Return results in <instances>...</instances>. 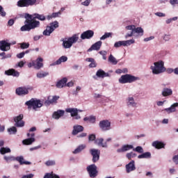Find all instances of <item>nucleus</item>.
Listing matches in <instances>:
<instances>
[{"label": "nucleus", "mask_w": 178, "mask_h": 178, "mask_svg": "<svg viewBox=\"0 0 178 178\" xmlns=\"http://www.w3.org/2000/svg\"><path fill=\"white\" fill-rule=\"evenodd\" d=\"M24 17L26 20L24 21V25L20 28L21 31H31L34 29H38V27H40V21H37V19L40 22H44L47 19L45 15L38 13L33 15L26 13Z\"/></svg>", "instance_id": "nucleus-1"}, {"label": "nucleus", "mask_w": 178, "mask_h": 178, "mask_svg": "<svg viewBox=\"0 0 178 178\" xmlns=\"http://www.w3.org/2000/svg\"><path fill=\"white\" fill-rule=\"evenodd\" d=\"M154 66H152L151 69L152 70L153 74H159L166 72V68L164 66V63L162 60L155 62L154 63Z\"/></svg>", "instance_id": "nucleus-2"}, {"label": "nucleus", "mask_w": 178, "mask_h": 178, "mask_svg": "<svg viewBox=\"0 0 178 178\" xmlns=\"http://www.w3.org/2000/svg\"><path fill=\"white\" fill-rule=\"evenodd\" d=\"M79 41V35L74 34L72 37H70L67 40H63V47L65 49L72 48L74 44H76Z\"/></svg>", "instance_id": "nucleus-3"}, {"label": "nucleus", "mask_w": 178, "mask_h": 178, "mask_svg": "<svg viewBox=\"0 0 178 178\" xmlns=\"http://www.w3.org/2000/svg\"><path fill=\"white\" fill-rule=\"evenodd\" d=\"M25 105L28 106V109H31V108H33V109L35 111L36 109H38V108H41V106H42V103L40 99L32 98L27 101L25 103Z\"/></svg>", "instance_id": "nucleus-4"}, {"label": "nucleus", "mask_w": 178, "mask_h": 178, "mask_svg": "<svg viewBox=\"0 0 178 178\" xmlns=\"http://www.w3.org/2000/svg\"><path fill=\"white\" fill-rule=\"evenodd\" d=\"M137 80H140V79L131 74H127L121 76L119 79V83L121 84H126L127 83H134V81H137Z\"/></svg>", "instance_id": "nucleus-5"}, {"label": "nucleus", "mask_w": 178, "mask_h": 178, "mask_svg": "<svg viewBox=\"0 0 178 178\" xmlns=\"http://www.w3.org/2000/svg\"><path fill=\"white\" fill-rule=\"evenodd\" d=\"M3 159L6 162H12L13 161H17L20 163V165H31V162L30 161H24V158L23 156H17L16 158L13 156H4Z\"/></svg>", "instance_id": "nucleus-6"}, {"label": "nucleus", "mask_w": 178, "mask_h": 178, "mask_svg": "<svg viewBox=\"0 0 178 178\" xmlns=\"http://www.w3.org/2000/svg\"><path fill=\"white\" fill-rule=\"evenodd\" d=\"M58 27H59V23L57 21L50 23V26H47L43 31V35H51Z\"/></svg>", "instance_id": "nucleus-7"}, {"label": "nucleus", "mask_w": 178, "mask_h": 178, "mask_svg": "<svg viewBox=\"0 0 178 178\" xmlns=\"http://www.w3.org/2000/svg\"><path fill=\"white\" fill-rule=\"evenodd\" d=\"M37 0H19L17 2L18 8H28V6H33L35 5Z\"/></svg>", "instance_id": "nucleus-8"}, {"label": "nucleus", "mask_w": 178, "mask_h": 178, "mask_svg": "<svg viewBox=\"0 0 178 178\" xmlns=\"http://www.w3.org/2000/svg\"><path fill=\"white\" fill-rule=\"evenodd\" d=\"M95 164H91L86 168V170L90 178H95L98 176V170Z\"/></svg>", "instance_id": "nucleus-9"}, {"label": "nucleus", "mask_w": 178, "mask_h": 178, "mask_svg": "<svg viewBox=\"0 0 178 178\" xmlns=\"http://www.w3.org/2000/svg\"><path fill=\"white\" fill-rule=\"evenodd\" d=\"M126 30H133L134 34H138V35H144V30L141 27L136 28L134 25H129L126 26Z\"/></svg>", "instance_id": "nucleus-10"}, {"label": "nucleus", "mask_w": 178, "mask_h": 178, "mask_svg": "<svg viewBox=\"0 0 178 178\" xmlns=\"http://www.w3.org/2000/svg\"><path fill=\"white\" fill-rule=\"evenodd\" d=\"M99 126L103 131H108V130H111V122L108 120L100 121Z\"/></svg>", "instance_id": "nucleus-11"}, {"label": "nucleus", "mask_w": 178, "mask_h": 178, "mask_svg": "<svg viewBox=\"0 0 178 178\" xmlns=\"http://www.w3.org/2000/svg\"><path fill=\"white\" fill-rule=\"evenodd\" d=\"M90 152L92 156V162L95 163L99 161V155H101V151L97 149H92L90 150Z\"/></svg>", "instance_id": "nucleus-12"}, {"label": "nucleus", "mask_w": 178, "mask_h": 178, "mask_svg": "<svg viewBox=\"0 0 178 178\" xmlns=\"http://www.w3.org/2000/svg\"><path fill=\"white\" fill-rule=\"evenodd\" d=\"M94 37V31L92 30H88L84 31L81 35V40H90V38H92Z\"/></svg>", "instance_id": "nucleus-13"}, {"label": "nucleus", "mask_w": 178, "mask_h": 178, "mask_svg": "<svg viewBox=\"0 0 178 178\" xmlns=\"http://www.w3.org/2000/svg\"><path fill=\"white\" fill-rule=\"evenodd\" d=\"M102 47V42L101 40L93 44L88 49V52H91V51H99Z\"/></svg>", "instance_id": "nucleus-14"}, {"label": "nucleus", "mask_w": 178, "mask_h": 178, "mask_svg": "<svg viewBox=\"0 0 178 178\" xmlns=\"http://www.w3.org/2000/svg\"><path fill=\"white\" fill-rule=\"evenodd\" d=\"M29 90H30V88L19 87L15 90V92L17 95H27V94H29Z\"/></svg>", "instance_id": "nucleus-15"}, {"label": "nucleus", "mask_w": 178, "mask_h": 178, "mask_svg": "<svg viewBox=\"0 0 178 178\" xmlns=\"http://www.w3.org/2000/svg\"><path fill=\"white\" fill-rule=\"evenodd\" d=\"M0 49L3 51H9L10 49V43L5 40L0 41Z\"/></svg>", "instance_id": "nucleus-16"}, {"label": "nucleus", "mask_w": 178, "mask_h": 178, "mask_svg": "<svg viewBox=\"0 0 178 178\" xmlns=\"http://www.w3.org/2000/svg\"><path fill=\"white\" fill-rule=\"evenodd\" d=\"M81 131H84V127L81 125H74L73 127V130H72V136H77L79 133H81Z\"/></svg>", "instance_id": "nucleus-17"}, {"label": "nucleus", "mask_w": 178, "mask_h": 178, "mask_svg": "<svg viewBox=\"0 0 178 178\" xmlns=\"http://www.w3.org/2000/svg\"><path fill=\"white\" fill-rule=\"evenodd\" d=\"M59 99V96H49L47 100L44 102V105H51V104H56V101Z\"/></svg>", "instance_id": "nucleus-18"}, {"label": "nucleus", "mask_w": 178, "mask_h": 178, "mask_svg": "<svg viewBox=\"0 0 178 178\" xmlns=\"http://www.w3.org/2000/svg\"><path fill=\"white\" fill-rule=\"evenodd\" d=\"M95 144L98 145L99 147H102V148H108V144L106 142L104 143V138H97L95 140Z\"/></svg>", "instance_id": "nucleus-19"}, {"label": "nucleus", "mask_w": 178, "mask_h": 178, "mask_svg": "<svg viewBox=\"0 0 178 178\" xmlns=\"http://www.w3.org/2000/svg\"><path fill=\"white\" fill-rule=\"evenodd\" d=\"M134 147L133 145H124L121 148L117 149V152L119 154L122 152H127V151H130V149H133Z\"/></svg>", "instance_id": "nucleus-20"}, {"label": "nucleus", "mask_w": 178, "mask_h": 178, "mask_svg": "<svg viewBox=\"0 0 178 178\" xmlns=\"http://www.w3.org/2000/svg\"><path fill=\"white\" fill-rule=\"evenodd\" d=\"M43 60L42 58H37L36 63L35 62H33V66H34L35 69H37V70H40L41 67H44V64L42 63Z\"/></svg>", "instance_id": "nucleus-21"}, {"label": "nucleus", "mask_w": 178, "mask_h": 178, "mask_svg": "<svg viewBox=\"0 0 178 178\" xmlns=\"http://www.w3.org/2000/svg\"><path fill=\"white\" fill-rule=\"evenodd\" d=\"M126 170L127 173H130V172L136 170V165H134V161H131L129 163L126 165Z\"/></svg>", "instance_id": "nucleus-22"}, {"label": "nucleus", "mask_w": 178, "mask_h": 178, "mask_svg": "<svg viewBox=\"0 0 178 178\" xmlns=\"http://www.w3.org/2000/svg\"><path fill=\"white\" fill-rule=\"evenodd\" d=\"M65 115V111L63 110H58L57 111H54L52 118L53 119L58 120L60 118H62Z\"/></svg>", "instance_id": "nucleus-23"}, {"label": "nucleus", "mask_w": 178, "mask_h": 178, "mask_svg": "<svg viewBox=\"0 0 178 178\" xmlns=\"http://www.w3.org/2000/svg\"><path fill=\"white\" fill-rule=\"evenodd\" d=\"M152 147H154L156 149H161V148H165V143L159 140L154 141L152 144Z\"/></svg>", "instance_id": "nucleus-24"}, {"label": "nucleus", "mask_w": 178, "mask_h": 178, "mask_svg": "<svg viewBox=\"0 0 178 178\" xmlns=\"http://www.w3.org/2000/svg\"><path fill=\"white\" fill-rule=\"evenodd\" d=\"M96 76L100 79H104L105 77H109V73L105 72V71L100 69L96 72Z\"/></svg>", "instance_id": "nucleus-25"}, {"label": "nucleus", "mask_w": 178, "mask_h": 178, "mask_svg": "<svg viewBox=\"0 0 178 178\" xmlns=\"http://www.w3.org/2000/svg\"><path fill=\"white\" fill-rule=\"evenodd\" d=\"M66 83H67V78H63L61 80L57 82V88H63V87H66Z\"/></svg>", "instance_id": "nucleus-26"}, {"label": "nucleus", "mask_w": 178, "mask_h": 178, "mask_svg": "<svg viewBox=\"0 0 178 178\" xmlns=\"http://www.w3.org/2000/svg\"><path fill=\"white\" fill-rule=\"evenodd\" d=\"M5 73L7 76H13L14 77H19L20 76V73L13 69L6 70Z\"/></svg>", "instance_id": "nucleus-27"}, {"label": "nucleus", "mask_w": 178, "mask_h": 178, "mask_svg": "<svg viewBox=\"0 0 178 178\" xmlns=\"http://www.w3.org/2000/svg\"><path fill=\"white\" fill-rule=\"evenodd\" d=\"M65 112L67 113H71L72 118H74V116H77L79 115V110L74 108H69L65 109Z\"/></svg>", "instance_id": "nucleus-28"}, {"label": "nucleus", "mask_w": 178, "mask_h": 178, "mask_svg": "<svg viewBox=\"0 0 178 178\" xmlns=\"http://www.w3.org/2000/svg\"><path fill=\"white\" fill-rule=\"evenodd\" d=\"M173 94V90L170 88H165L163 89L162 95L163 97H169Z\"/></svg>", "instance_id": "nucleus-29"}, {"label": "nucleus", "mask_w": 178, "mask_h": 178, "mask_svg": "<svg viewBox=\"0 0 178 178\" xmlns=\"http://www.w3.org/2000/svg\"><path fill=\"white\" fill-rule=\"evenodd\" d=\"M178 106V103H174L170 108H165V112L168 113H172V112H176V108Z\"/></svg>", "instance_id": "nucleus-30"}, {"label": "nucleus", "mask_w": 178, "mask_h": 178, "mask_svg": "<svg viewBox=\"0 0 178 178\" xmlns=\"http://www.w3.org/2000/svg\"><path fill=\"white\" fill-rule=\"evenodd\" d=\"M138 159H148L151 158V152H147L138 156Z\"/></svg>", "instance_id": "nucleus-31"}, {"label": "nucleus", "mask_w": 178, "mask_h": 178, "mask_svg": "<svg viewBox=\"0 0 178 178\" xmlns=\"http://www.w3.org/2000/svg\"><path fill=\"white\" fill-rule=\"evenodd\" d=\"M34 141H35V138H29L27 139L24 140L22 141V143L24 144V145H31V144H33V143H34Z\"/></svg>", "instance_id": "nucleus-32"}, {"label": "nucleus", "mask_w": 178, "mask_h": 178, "mask_svg": "<svg viewBox=\"0 0 178 178\" xmlns=\"http://www.w3.org/2000/svg\"><path fill=\"white\" fill-rule=\"evenodd\" d=\"M84 122H88V123H95L96 118L94 115H90L89 117H85L83 118Z\"/></svg>", "instance_id": "nucleus-33"}, {"label": "nucleus", "mask_w": 178, "mask_h": 178, "mask_svg": "<svg viewBox=\"0 0 178 178\" xmlns=\"http://www.w3.org/2000/svg\"><path fill=\"white\" fill-rule=\"evenodd\" d=\"M47 76H49V72H38L36 74V76L38 79H44V77H47Z\"/></svg>", "instance_id": "nucleus-34"}, {"label": "nucleus", "mask_w": 178, "mask_h": 178, "mask_svg": "<svg viewBox=\"0 0 178 178\" xmlns=\"http://www.w3.org/2000/svg\"><path fill=\"white\" fill-rule=\"evenodd\" d=\"M127 106H137V103L134 102V97H129Z\"/></svg>", "instance_id": "nucleus-35"}, {"label": "nucleus", "mask_w": 178, "mask_h": 178, "mask_svg": "<svg viewBox=\"0 0 178 178\" xmlns=\"http://www.w3.org/2000/svg\"><path fill=\"white\" fill-rule=\"evenodd\" d=\"M67 60V57L65 56H62L55 63V65H60L62 62H66Z\"/></svg>", "instance_id": "nucleus-36"}, {"label": "nucleus", "mask_w": 178, "mask_h": 178, "mask_svg": "<svg viewBox=\"0 0 178 178\" xmlns=\"http://www.w3.org/2000/svg\"><path fill=\"white\" fill-rule=\"evenodd\" d=\"M10 152V148L9 147H1L0 149V154H1V155H5V154H9V152Z\"/></svg>", "instance_id": "nucleus-37"}, {"label": "nucleus", "mask_w": 178, "mask_h": 178, "mask_svg": "<svg viewBox=\"0 0 178 178\" xmlns=\"http://www.w3.org/2000/svg\"><path fill=\"white\" fill-rule=\"evenodd\" d=\"M108 62H111L112 65H118V60H116V58L112 54H111L108 57Z\"/></svg>", "instance_id": "nucleus-38"}, {"label": "nucleus", "mask_w": 178, "mask_h": 178, "mask_svg": "<svg viewBox=\"0 0 178 178\" xmlns=\"http://www.w3.org/2000/svg\"><path fill=\"white\" fill-rule=\"evenodd\" d=\"M133 151L138 152V154L144 153V149H143V147L141 146H137L136 148H133Z\"/></svg>", "instance_id": "nucleus-39"}, {"label": "nucleus", "mask_w": 178, "mask_h": 178, "mask_svg": "<svg viewBox=\"0 0 178 178\" xmlns=\"http://www.w3.org/2000/svg\"><path fill=\"white\" fill-rule=\"evenodd\" d=\"M136 156H137V154L133 153V152L126 154V157L129 159V161H131V158H136Z\"/></svg>", "instance_id": "nucleus-40"}, {"label": "nucleus", "mask_w": 178, "mask_h": 178, "mask_svg": "<svg viewBox=\"0 0 178 178\" xmlns=\"http://www.w3.org/2000/svg\"><path fill=\"white\" fill-rule=\"evenodd\" d=\"M8 132L9 133V134H16V133H17V129L16 128V127L8 128Z\"/></svg>", "instance_id": "nucleus-41"}, {"label": "nucleus", "mask_w": 178, "mask_h": 178, "mask_svg": "<svg viewBox=\"0 0 178 178\" xmlns=\"http://www.w3.org/2000/svg\"><path fill=\"white\" fill-rule=\"evenodd\" d=\"M114 47H115V48H120V47H125L124 40L116 42L114 44Z\"/></svg>", "instance_id": "nucleus-42"}, {"label": "nucleus", "mask_w": 178, "mask_h": 178, "mask_svg": "<svg viewBox=\"0 0 178 178\" xmlns=\"http://www.w3.org/2000/svg\"><path fill=\"white\" fill-rule=\"evenodd\" d=\"M86 148V146L84 145H80L79 146L74 152V154H79V152H81V151H83V149H84Z\"/></svg>", "instance_id": "nucleus-43"}, {"label": "nucleus", "mask_w": 178, "mask_h": 178, "mask_svg": "<svg viewBox=\"0 0 178 178\" xmlns=\"http://www.w3.org/2000/svg\"><path fill=\"white\" fill-rule=\"evenodd\" d=\"M59 15H61L60 11L58 13H53L52 15L47 16V19L48 20H50V19H52L53 17H58Z\"/></svg>", "instance_id": "nucleus-44"}, {"label": "nucleus", "mask_w": 178, "mask_h": 178, "mask_svg": "<svg viewBox=\"0 0 178 178\" xmlns=\"http://www.w3.org/2000/svg\"><path fill=\"white\" fill-rule=\"evenodd\" d=\"M134 42H136L134 39H131L129 40H124V44L125 45V47H129V45H131V44H134Z\"/></svg>", "instance_id": "nucleus-45"}, {"label": "nucleus", "mask_w": 178, "mask_h": 178, "mask_svg": "<svg viewBox=\"0 0 178 178\" xmlns=\"http://www.w3.org/2000/svg\"><path fill=\"white\" fill-rule=\"evenodd\" d=\"M15 127H24V121L22 120L21 121L17 122L15 124Z\"/></svg>", "instance_id": "nucleus-46"}, {"label": "nucleus", "mask_w": 178, "mask_h": 178, "mask_svg": "<svg viewBox=\"0 0 178 178\" xmlns=\"http://www.w3.org/2000/svg\"><path fill=\"white\" fill-rule=\"evenodd\" d=\"M24 115L23 114H19L17 117L14 118V122L17 123V122H20L21 120H23Z\"/></svg>", "instance_id": "nucleus-47"}, {"label": "nucleus", "mask_w": 178, "mask_h": 178, "mask_svg": "<svg viewBox=\"0 0 178 178\" xmlns=\"http://www.w3.org/2000/svg\"><path fill=\"white\" fill-rule=\"evenodd\" d=\"M30 47V43L22 42L21 43L20 48L22 49H27Z\"/></svg>", "instance_id": "nucleus-48"}, {"label": "nucleus", "mask_w": 178, "mask_h": 178, "mask_svg": "<svg viewBox=\"0 0 178 178\" xmlns=\"http://www.w3.org/2000/svg\"><path fill=\"white\" fill-rule=\"evenodd\" d=\"M111 35H112L111 33H105L104 35L100 38V40H106V38H108Z\"/></svg>", "instance_id": "nucleus-49"}, {"label": "nucleus", "mask_w": 178, "mask_h": 178, "mask_svg": "<svg viewBox=\"0 0 178 178\" xmlns=\"http://www.w3.org/2000/svg\"><path fill=\"white\" fill-rule=\"evenodd\" d=\"M96 139H97V136L94 134H90L88 136L89 141H95V142Z\"/></svg>", "instance_id": "nucleus-50"}, {"label": "nucleus", "mask_w": 178, "mask_h": 178, "mask_svg": "<svg viewBox=\"0 0 178 178\" xmlns=\"http://www.w3.org/2000/svg\"><path fill=\"white\" fill-rule=\"evenodd\" d=\"M0 15L2 17H5V16H6V12H5V10H3V7H2V6H0Z\"/></svg>", "instance_id": "nucleus-51"}, {"label": "nucleus", "mask_w": 178, "mask_h": 178, "mask_svg": "<svg viewBox=\"0 0 178 178\" xmlns=\"http://www.w3.org/2000/svg\"><path fill=\"white\" fill-rule=\"evenodd\" d=\"M47 166H54L55 165V161L49 160L45 163Z\"/></svg>", "instance_id": "nucleus-52"}, {"label": "nucleus", "mask_w": 178, "mask_h": 178, "mask_svg": "<svg viewBox=\"0 0 178 178\" xmlns=\"http://www.w3.org/2000/svg\"><path fill=\"white\" fill-rule=\"evenodd\" d=\"M91 3V0H86L85 1L81 3V5L83 6H88Z\"/></svg>", "instance_id": "nucleus-53"}, {"label": "nucleus", "mask_w": 178, "mask_h": 178, "mask_svg": "<svg viewBox=\"0 0 178 178\" xmlns=\"http://www.w3.org/2000/svg\"><path fill=\"white\" fill-rule=\"evenodd\" d=\"M24 55H26V53L21 52L17 55V58H18L19 59H22V58L24 57Z\"/></svg>", "instance_id": "nucleus-54"}, {"label": "nucleus", "mask_w": 178, "mask_h": 178, "mask_svg": "<svg viewBox=\"0 0 178 178\" xmlns=\"http://www.w3.org/2000/svg\"><path fill=\"white\" fill-rule=\"evenodd\" d=\"M155 15L156 16H159V17H165V16H166L163 13H156Z\"/></svg>", "instance_id": "nucleus-55"}, {"label": "nucleus", "mask_w": 178, "mask_h": 178, "mask_svg": "<svg viewBox=\"0 0 178 178\" xmlns=\"http://www.w3.org/2000/svg\"><path fill=\"white\" fill-rule=\"evenodd\" d=\"M54 172H51V173H46L44 176V178H52V175Z\"/></svg>", "instance_id": "nucleus-56"}, {"label": "nucleus", "mask_w": 178, "mask_h": 178, "mask_svg": "<svg viewBox=\"0 0 178 178\" xmlns=\"http://www.w3.org/2000/svg\"><path fill=\"white\" fill-rule=\"evenodd\" d=\"M131 33H127L125 35V38H129V37H133V34H134V32H133V30H131Z\"/></svg>", "instance_id": "nucleus-57"}, {"label": "nucleus", "mask_w": 178, "mask_h": 178, "mask_svg": "<svg viewBox=\"0 0 178 178\" xmlns=\"http://www.w3.org/2000/svg\"><path fill=\"white\" fill-rule=\"evenodd\" d=\"M77 137L79 138H83V137H87V133H81V134L78 135Z\"/></svg>", "instance_id": "nucleus-58"}, {"label": "nucleus", "mask_w": 178, "mask_h": 178, "mask_svg": "<svg viewBox=\"0 0 178 178\" xmlns=\"http://www.w3.org/2000/svg\"><path fill=\"white\" fill-rule=\"evenodd\" d=\"M8 26H12L13 24H15V19H10V20H8Z\"/></svg>", "instance_id": "nucleus-59"}, {"label": "nucleus", "mask_w": 178, "mask_h": 178, "mask_svg": "<svg viewBox=\"0 0 178 178\" xmlns=\"http://www.w3.org/2000/svg\"><path fill=\"white\" fill-rule=\"evenodd\" d=\"M154 36H150L149 38H146L144 39V41L145 42H147V41H151V40H154Z\"/></svg>", "instance_id": "nucleus-60"}, {"label": "nucleus", "mask_w": 178, "mask_h": 178, "mask_svg": "<svg viewBox=\"0 0 178 178\" xmlns=\"http://www.w3.org/2000/svg\"><path fill=\"white\" fill-rule=\"evenodd\" d=\"M89 67H97V62L93 61L91 64L89 65Z\"/></svg>", "instance_id": "nucleus-61"}, {"label": "nucleus", "mask_w": 178, "mask_h": 178, "mask_svg": "<svg viewBox=\"0 0 178 178\" xmlns=\"http://www.w3.org/2000/svg\"><path fill=\"white\" fill-rule=\"evenodd\" d=\"M163 40H165V41H169V40H170V35H165Z\"/></svg>", "instance_id": "nucleus-62"}, {"label": "nucleus", "mask_w": 178, "mask_h": 178, "mask_svg": "<svg viewBox=\"0 0 178 178\" xmlns=\"http://www.w3.org/2000/svg\"><path fill=\"white\" fill-rule=\"evenodd\" d=\"M74 85V83H73V81H70L67 83H66L65 86H67V87H73Z\"/></svg>", "instance_id": "nucleus-63"}, {"label": "nucleus", "mask_w": 178, "mask_h": 178, "mask_svg": "<svg viewBox=\"0 0 178 178\" xmlns=\"http://www.w3.org/2000/svg\"><path fill=\"white\" fill-rule=\"evenodd\" d=\"M171 5H176L178 3V0H170Z\"/></svg>", "instance_id": "nucleus-64"}]
</instances>
